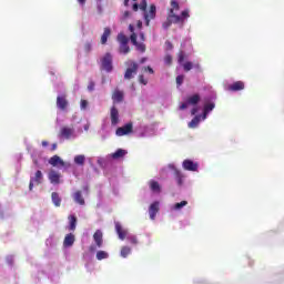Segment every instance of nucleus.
<instances>
[{"mask_svg":"<svg viewBox=\"0 0 284 284\" xmlns=\"http://www.w3.org/2000/svg\"><path fill=\"white\" fill-rule=\"evenodd\" d=\"M128 154V151L123 149H118L114 153H112V159H123Z\"/></svg>","mask_w":284,"mask_h":284,"instance_id":"a878e982","label":"nucleus"},{"mask_svg":"<svg viewBox=\"0 0 284 284\" xmlns=\"http://www.w3.org/2000/svg\"><path fill=\"white\" fill-rule=\"evenodd\" d=\"M170 26H172V20L168 16L166 21L163 22V24H162V28H164V30H168V28H170Z\"/></svg>","mask_w":284,"mask_h":284,"instance_id":"e433bc0d","label":"nucleus"},{"mask_svg":"<svg viewBox=\"0 0 284 284\" xmlns=\"http://www.w3.org/2000/svg\"><path fill=\"white\" fill-rule=\"evenodd\" d=\"M115 232L120 241H125V237L128 236V231L123 230V226L119 222H115Z\"/></svg>","mask_w":284,"mask_h":284,"instance_id":"f8f14e48","label":"nucleus"},{"mask_svg":"<svg viewBox=\"0 0 284 284\" xmlns=\"http://www.w3.org/2000/svg\"><path fill=\"white\" fill-rule=\"evenodd\" d=\"M112 53L106 52L102 58H101V68L102 70H105V72H112Z\"/></svg>","mask_w":284,"mask_h":284,"instance_id":"f03ea898","label":"nucleus"},{"mask_svg":"<svg viewBox=\"0 0 284 284\" xmlns=\"http://www.w3.org/2000/svg\"><path fill=\"white\" fill-rule=\"evenodd\" d=\"M49 181H50V183L59 185L61 183V174L57 173V171H50L49 172Z\"/></svg>","mask_w":284,"mask_h":284,"instance_id":"2eb2a0df","label":"nucleus"},{"mask_svg":"<svg viewBox=\"0 0 284 284\" xmlns=\"http://www.w3.org/2000/svg\"><path fill=\"white\" fill-rule=\"evenodd\" d=\"M226 90H227L229 92H240V90H245V82H243V81H236V82H234V83H232V84H229V85L226 87Z\"/></svg>","mask_w":284,"mask_h":284,"instance_id":"1a4fd4ad","label":"nucleus"},{"mask_svg":"<svg viewBox=\"0 0 284 284\" xmlns=\"http://www.w3.org/2000/svg\"><path fill=\"white\" fill-rule=\"evenodd\" d=\"M93 240L97 247H103V232H101V230L94 232Z\"/></svg>","mask_w":284,"mask_h":284,"instance_id":"ddd939ff","label":"nucleus"},{"mask_svg":"<svg viewBox=\"0 0 284 284\" xmlns=\"http://www.w3.org/2000/svg\"><path fill=\"white\" fill-rule=\"evenodd\" d=\"M74 164L75 165H85V155H75L74 156Z\"/></svg>","mask_w":284,"mask_h":284,"instance_id":"cd10ccee","label":"nucleus"},{"mask_svg":"<svg viewBox=\"0 0 284 284\" xmlns=\"http://www.w3.org/2000/svg\"><path fill=\"white\" fill-rule=\"evenodd\" d=\"M68 105H70V102H68V95L61 94L57 97V108L59 110L65 111L68 110Z\"/></svg>","mask_w":284,"mask_h":284,"instance_id":"423d86ee","label":"nucleus"},{"mask_svg":"<svg viewBox=\"0 0 284 284\" xmlns=\"http://www.w3.org/2000/svg\"><path fill=\"white\" fill-rule=\"evenodd\" d=\"M160 203L159 201L153 202L150 207H149V214H150V219L151 221H154V219H156V214H159V210H160Z\"/></svg>","mask_w":284,"mask_h":284,"instance_id":"9b49d317","label":"nucleus"},{"mask_svg":"<svg viewBox=\"0 0 284 284\" xmlns=\"http://www.w3.org/2000/svg\"><path fill=\"white\" fill-rule=\"evenodd\" d=\"M110 34H112V31L110 30V28H104V32L101 36L102 45H105V43H108V38L110 37Z\"/></svg>","mask_w":284,"mask_h":284,"instance_id":"393cba45","label":"nucleus"},{"mask_svg":"<svg viewBox=\"0 0 284 284\" xmlns=\"http://www.w3.org/2000/svg\"><path fill=\"white\" fill-rule=\"evenodd\" d=\"M131 252H132V248H130L129 246H123L121 248L120 254H121L122 258H128V256H130Z\"/></svg>","mask_w":284,"mask_h":284,"instance_id":"c85d7f7f","label":"nucleus"},{"mask_svg":"<svg viewBox=\"0 0 284 284\" xmlns=\"http://www.w3.org/2000/svg\"><path fill=\"white\" fill-rule=\"evenodd\" d=\"M133 124L131 122L124 124L116 129L115 134L116 136H125L126 134H132Z\"/></svg>","mask_w":284,"mask_h":284,"instance_id":"39448f33","label":"nucleus"},{"mask_svg":"<svg viewBox=\"0 0 284 284\" xmlns=\"http://www.w3.org/2000/svg\"><path fill=\"white\" fill-rule=\"evenodd\" d=\"M165 45H166V50H173L174 49V44H172V42H170V41H166Z\"/></svg>","mask_w":284,"mask_h":284,"instance_id":"09e8293b","label":"nucleus"},{"mask_svg":"<svg viewBox=\"0 0 284 284\" xmlns=\"http://www.w3.org/2000/svg\"><path fill=\"white\" fill-rule=\"evenodd\" d=\"M192 68H194V64L190 61H187L183 64L184 72H190V70H192Z\"/></svg>","mask_w":284,"mask_h":284,"instance_id":"72a5a7b5","label":"nucleus"},{"mask_svg":"<svg viewBox=\"0 0 284 284\" xmlns=\"http://www.w3.org/2000/svg\"><path fill=\"white\" fill-rule=\"evenodd\" d=\"M187 105H190V104L187 103V101L184 102V103H182V104L180 105V110H186V109H187Z\"/></svg>","mask_w":284,"mask_h":284,"instance_id":"3c124183","label":"nucleus"},{"mask_svg":"<svg viewBox=\"0 0 284 284\" xmlns=\"http://www.w3.org/2000/svg\"><path fill=\"white\" fill-rule=\"evenodd\" d=\"M94 82L93 81H91V82H89V85H88V91L89 92H92V91H94Z\"/></svg>","mask_w":284,"mask_h":284,"instance_id":"de8ad7c7","label":"nucleus"},{"mask_svg":"<svg viewBox=\"0 0 284 284\" xmlns=\"http://www.w3.org/2000/svg\"><path fill=\"white\" fill-rule=\"evenodd\" d=\"M51 199H52V202L55 205V207H61V197L59 196V193L53 192L51 194Z\"/></svg>","mask_w":284,"mask_h":284,"instance_id":"bb28decb","label":"nucleus"},{"mask_svg":"<svg viewBox=\"0 0 284 284\" xmlns=\"http://www.w3.org/2000/svg\"><path fill=\"white\" fill-rule=\"evenodd\" d=\"M89 252H97V246L91 245V246L89 247Z\"/></svg>","mask_w":284,"mask_h":284,"instance_id":"4d7b16f0","label":"nucleus"},{"mask_svg":"<svg viewBox=\"0 0 284 284\" xmlns=\"http://www.w3.org/2000/svg\"><path fill=\"white\" fill-rule=\"evenodd\" d=\"M131 43H133L139 52H145V44L136 41V33L130 36Z\"/></svg>","mask_w":284,"mask_h":284,"instance_id":"dca6fc26","label":"nucleus"},{"mask_svg":"<svg viewBox=\"0 0 284 284\" xmlns=\"http://www.w3.org/2000/svg\"><path fill=\"white\" fill-rule=\"evenodd\" d=\"M186 101L189 105H197L199 101H201V95H199V93H195L189 97Z\"/></svg>","mask_w":284,"mask_h":284,"instance_id":"5701e85b","label":"nucleus"},{"mask_svg":"<svg viewBox=\"0 0 284 284\" xmlns=\"http://www.w3.org/2000/svg\"><path fill=\"white\" fill-rule=\"evenodd\" d=\"M149 187L154 194H161V184H159L156 180H151L149 182Z\"/></svg>","mask_w":284,"mask_h":284,"instance_id":"a211bd4d","label":"nucleus"},{"mask_svg":"<svg viewBox=\"0 0 284 284\" xmlns=\"http://www.w3.org/2000/svg\"><path fill=\"white\" fill-rule=\"evenodd\" d=\"M183 61H185V52H183V51H180L179 53H178V63H183Z\"/></svg>","mask_w":284,"mask_h":284,"instance_id":"c9c22d12","label":"nucleus"},{"mask_svg":"<svg viewBox=\"0 0 284 284\" xmlns=\"http://www.w3.org/2000/svg\"><path fill=\"white\" fill-rule=\"evenodd\" d=\"M49 164L53 168H57V165H61V168L65 166V162H63V160H61L59 155H53L52 158H50Z\"/></svg>","mask_w":284,"mask_h":284,"instance_id":"f3484780","label":"nucleus"},{"mask_svg":"<svg viewBox=\"0 0 284 284\" xmlns=\"http://www.w3.org/2000/svg\"><path fill=\"white\" fill-rule=\"evenodd\" d=\"M41 183H43V173L40 170H38L34 176L30 178V182H29L30 192H32V190L34 189V184L41 185Z\"/></svg>","mask_w":284,"mask_h":284,"instance_id":"7ed1b4c3","label":"nucleus"},{"mask_svg":"<svg viewBox=\"0 0 284 284\" xmlns=\"http://www.w3.org/2000/svg\"><path fill=\"white\" fill-rule=\"evenodd\" d=\"M156 17V6L151 4L149 12L144 13L145 24L150 26V20Z\"/></svg>","mask_w":284,"mask_h":284,"instance_id":"9d476101","label":"nucleus"},{"mask_svg":"<svg viewBox=\"0 0 284 284\" xmlns=\"http://www.w3.org/2000/svg\"><path fill=\"white\" fill-rule=\"evenodd\" d=\"M80 108L81 110H88V100H81Z\"/></svg>","mask_w":284,"mask_h":284,"instance_id":"79ce46f5","label":"nucleus"},{"mask_svg":"<svg viewBox=\"0 0 284 284\" xmlns=\"http://www.w3.org/2000/svg\"><path fill=\"white\" fill-rule=\"evenodd\" d=\"M169 19L171 20V23H181L183 26V18L181 16H176L172 10H170Z\"/></svg>","mask_w":284,"mask_h":284,"instance_id":"412c9836","label":"nucleus"},{"mask_svg":"<svg viewBox=\"0 0 284 284\" xmlns=\"http://www.w3.org/2000/svg\"><path fill=\"white\" fill-rule=\"evenodd\" d=\"M164 63H165L166 65H172V57H171L170 54H166V55L164 57Z\"/></svg>","mask_w":284,"mask_h":284,"instance_id":"ea45409f","label":"nucleus"},{"mask_svg":"<svg viewBox=\"0 0 284 284\" xmlns=\"http://www.w3.org/2000/svg\"><path fill=\"white\" fill-rule=\"evenodd\" d=\"M74 134V129L70 126H62L58 133L59 139H72V135Z\"/></svg>","mask_w":284,"mask_h":284,"instance_id":"20e7f679","label":"nucleus"},{"mask_svg":"<svg viewBox=\"0 0 284 284\" xmlns=\"http://www.w3.org/2000/svg\"><path fill=\"white\" fill-rule=\"evenodd\" d=\"M139 81L142 83V85H148V80L143 75H139Z\"/></svg>","mask_w":284,"mask_h":284,"instance_id":"49530a36","label":"nucleus"},{"mask_svg":"<svg viewBox=\"0 0 284 284\" xmlns=\"http://www.w3.org/2000/svg\"><path fill=\"white\" fill-rule=\"evenodd\" d=\"M214 110V103H209L204 105V119Z\"/></svg>","mask_w":284,"mask_h":284,"instance_id":"2f4dec72","label":"nucleus"},{"mask_svg":"<svg viewBox=\"0 0 284 284\" xmlns=\"http://www.w3.org/2000/svg\"><path fill=\"white\" fill-rule=\"evenodd\" d=\"M129 30H130L131 34H136L134 32V26L133 24H129Z\"/></svg>","mask_w":284,"mask_h":284,"instance_id":"864d4df0","label":"nucleus"},{"mask_svg":"<svg viewBox=\"0 0 284 284\" xmlns=\"http://www.w3.org/2000/svg\"><path fill=\"white\" fill-rule=\"evenodd\" d=\"M132 8H133V11H134V12L139 11V8H140V7H139V3H134Z\"/></svg>","mask_w":284,"mask_h":284,"instance_id":"5fc2aeb1","label":"nucleus"},{"mask_svg":"<svg viewBox=\"0 0 284 284\" xmlns=\"http://www.w3.org/2000/svg\"><path fill=\"white\" fill-rule=\"evenodd\" d=\"M140 39H141V41H145V33L141 32L140 33Z\"/></svg>","mask_w":284,"mask_h":284,"instance_id":"bf43d9fd","label":"nucleus"},{"mask_svg":"<svg viewBox=\"0 0 284 284\" xmlns=\"http://www.w3.org/2000/svg\"><path fill=\"white\" fill-rule=\"evenodd\" d=\"M129 63H131V67H129L124 73V79L126 80L132 79L133 74H136V71L139 70V64H136V62L130 60Z\"/></svg>","mask_w":284,"mask_h":284,"instance_id":"0eeeda50","label":"nucleus"},{"mask_svg":"<svg viewBox=\"0 0 284 284\" xmlns=\"http://www.w3.org/2000/svg\"><path fill=\"white\" fill-rule=\"evenodd\" d=\"M185 205H187V201H182V202L175 203L173 209L174 210H182V207H185Z\"/></svg>","mask_w":284,"mask_h":284,"instance_id":"f704fd0d","label":"nucleus"},{"mask_svg":"<svg viewBox=\"0 0 284 284\" xmlns=\"http://www.w3.org/2000/svg\"><path fill=\"white\" fill-rule=\"evenodd\" d=\"M182 166L187 172H196V170H199V163H196L192 160H184L182 163Z\"/></svg>","mask_w":284,"mask_h":284,"instance_id":"6e6552de","label":"nucleus"},{"mask_svg":"<svg viewBox=\"0 0 284 284\" xmlns=\"http://www.w3.org/2000/svg\"><path fill=\"white\" fill-rule=\"evenodd\" d=\"M132 1L136 2V0H132Z\"/></svg>","mask_w":284,"mask_h":284,"instance_id":"774afa93","label":"nucleus"},{"mask_svg":"<svg viewBox=\"0 0 284 284\" xmlns=\"http://www.w3.org/2000/svg\"><path fill=\"white\" fill-rule=\"evenodd\" d=\"M73 200L75 203H78V205H85V199H83V194L81 193V191H77L73 194Z\"/></svg>","mask_w":284,"mask_h":284,"instance_id":"4be33fe9","label":"nucleus"},{"mask_svg":"<svg viewBox=\"0 0 284 284\" xmlns=\"http://www.w3.org/2000/svg\"><path fill=\"white\" fill-rule=\"evenodd\" d=\"M54 150H57V143H53V144L51 145V151L54 152Z\"/></svg>","mask_w":284,"mask_h":284,"instance_id":"680f3d73","label":"nucleus"},{"mask_svg":"<svg viewBox=\"0 0 284 284\" xmlns=\"http://www.w3.org/2000/svg\"><path fill=\"white\" fill-rule=\"evenodd\" d=\"M69 230L70 232H74L77 230V217L74 215H69Z\"/></svg>","mask_w":284,"mask_h":284,"instance_id":"b1692460","label":"nucleus"},{"mask_svg":"<svg viewBox=\"0 0 284 284\" xmlns=\"http://www.w3.org/2000/svg\"><path fill=\"white\" fill-rule=\"evenodd\" d=\"M140 10H142L143 12H145V10H148V1L142 0V2L140 3Z\"/></svg>","mask_w":284,"mask_h":284,"instance_id":"58836bf2","label":"nucleus"},{"mask_svg":"<svg viewBox=\"0 0 284 284\" xmlns=\"http://www.w3.org/2000/svg\"><path fill=\"white\" fill-rule=\"evenodd\" d=\"M124 6L128 8V6H130V0H124Z\"/></svg>","mask_w":284,"mask_h":284,"instance_id":"69168bd1","label":"nucleus"},{"mask_svg":"<svg viewBox=\"0 0 284 284\" xmlns=\"http://www.w3.org/2000/svg\"><path fill=\"white\" fill-rule=\"evenodd\" d=\"M171 10H180L179 2L176 0L171 1Z\"/></svg>","mask_w":284,"mask_h":284,"instance_id":"4c0bfd02","label":"nucleus"},{"mask_svg":"<svg viewBox=\"0 0 284 284\" xmlns=\"http://www.w3.org/2000/svg\"><path fill=\"white\" fill-rule=\"evenodd\" d=\"M33 163H34L36 165H39V161H37V160H34Z\"/></svg>","mask_w":284,"mask_h":284,"instance_id":"338daca9","label":"nucleus"},{"mask_svg":"<svg viewBox=\"0 0 284 284\" xmlns=\"http://www.w3.org/2000/svg\"><path fill=\"white\" fill-rule=\"evenodd\" d=\"M199 123H201V118L195 116L192 119V121L189 123V128H196L199 125Z\"/></svg>","mask_w":284,"mask_h":284,"instance_id":"473e14b6","label":"nucleus"},{"mask_svg":"<svg viewBox=\"0 0 284 284\" xmlns=\"http://www.w3.org/2000/svg\"><path fill=\"white\" fill-rule=\"evenodd\" d=\"M116 39H118V42L120 43V47H119L120 54H130V45H128V43H130V39L126 38L123 33H119Z\"/></svg>","mask_w":284,"mask_h":284,"instance_id":"f257e3e1","label":"nucleus"},{"mask_svg":"<svg viewBox=\"0 0 284 284\" xmlns=\"http://www.w3.org/2000/svg\"><path fill=\"white\" fill-rule=\"evenodd\" d=\"M48 145H49V143H48V141H42V148H48Z\"/></svg>","mask_w":284,"mask_h":284,"instance_id":"052dcab7","label":"nucleus"},{"mask_svg":"<svg viewBox=\"0 0 284 284\" xmlns=\"http://www.w3.org/2000/svg\"><path fill=\"white\" fill-rule=\"evenodd\" d=\"M180 17L183 18V22H184L185 19L190 18V11L187 10L182 11Z\"/></svg>","mask_w":284,"mask_h":284,"instance_id":"37998d69","label":"nucleus"},{"mask_svg":"<svg viewBox=\"0 0 284 284\" xmlns=\"http://www.w3.org/2000/svg\"><path fill=\"white\" fill-rule=\"evenodd\" d=\"M111 124L116 125L119 123V109L116 106L111 108Z\"/></svg>","mask_w":284,"mask_h":284,"instance_id":"6ab92c4d","label":"nucleus"},{"mask_svg":"<svg viewBox=\"0 0 284 284\" xmlns=\"http://www.w3.org/2000/svg\"><path fill=\"white\" fill-rule=\"evenodd\" d=\"M84 51H85V52H92V43L87 42V43L84 44Z\"/></svg>","mask_w":284,"mask_h":284,"instance_id":"c03bdc74","label":"nucleus"},{"mask_svg":"<svg viewBox=\"0 0 284 284\" xmlns=\"http://www.w3.org/2000/svg\"><path fill=\"white\" fill-rule=\"evenodd\" d=\"M130 18V11H124L123 16H122V19H128Z\"/></svg>","mask_w":284,"mask_h":284,"instance_id":"603ef678","label":"nucleus"},{"mask_svg":"<svg viewBox=\"0 0 284 284\" xmlns=\"http://www.w3.org/2000/svg\"><path fill=\"white\" fill-rule=\"evenodd\" d=\"M148 61V58H142L141 60H140V63H145Z\"/></svg>","mask_w":284,"mask_h":284,"instance_id":"0e129e2a","label":"nucleus"},{"mask_svg":"<svg viewBox=\"0 0 284 284\" xmlns=\"http://www.w3.org/2000/svg\"><path fill=\"white\" fill-rule=\"evenodd\" d=\"M124 99V93L123 91L119 90V89H115L113 91V94H112V101L113 103H122Z\"/></svg>","mask_w":284,"mask_h":284,"instance_id":"4468645a","label":"nucleus"},{"mask_svg":"<svg viewBox=\"0 0 284 284\" xmlns=\"http://www.w3.org/2000/svg\"><path fill=\"white\" fill-rule=\"evenodd\" d=\"M138 28H139V30H141V28H143V22L141 20L138 21Z\"/></svg>","mask_w":284,"mask_h":284,"instance_id":"13d9d810","label":"nucleus"},{"mask_svg":"<svg viewBox=\"0 0 284 284\" xmlns=\"http://www.w3.org/2000/svg\"><path fill=\"white\" fill-rule=\"evenodd\" d=\"M184 79H185V75H178L176 77V85H183Z\"/></svg>","mask_w":284,"mask_h":284,"instance_id":"a19ab883","label":"nucleus"},{"mask_svg":"<svg viewBox=\"0 0 284 284\" xmlns=\"http://www.w3.org/2000/svg\"><path fill=\"white\" fill-rule=\"evenodd\" d=\"M175 180L178 181V185H183V173L181 171L175 170L174 171Z\"/></svg>","mask_w":284,"mask_h":284,"instance_id":"c756f323","label":"nucleus"},{"mask_svg":"<svg viewBox=\"0 0 284 284\" xmlns=\"http://www.w3.org/2000/svg\"><path fill=\"white\" fill-rule=\"evenodd\" d=\"M74 241H75L74 234L69 233L64 237L63 246L64 247H72V245H74Z\"/></svg>","mask_w":284,"mask_h":284,"instance_id":"aec40b11","label":"nucleus"},{"mask_svg":"<svg viewBox=\"0 0 284 284\" xmlns=\"http://www.w3.org/2000/svg\"><path fill=\"white\" fill-rule=\"evenodd\" d=\"M110 256V254H108V252L105 251H98L95 258L98 261H103L104 258H108Z\"/></svg>","mask_w":284,"mask_h":284,"instance_id":"7c9ffc66","label":"nucleus"},{"mask_svg":"<svg viewBox=\"0 0 284 284\" xmlns=\"http://www.w3.org/2000/svg\"><path fill=\"white\" fill-rule=\"evenodd\" d=\"M129 241H130V243H132V245H136L139 243V240H136V236H134V235L130 236Z\"/></svg>","mask_w":284,"mask_h":284,"instance_id":"a18cd8bd","label":"nucleus"},{"mask_svg":"<svg viewBox=\"0 0 284 284\" xmlns=\"http://www.w3.org/2000/svg\"><path fill=\"white\" fill-rule=\"evenodd\" d=\"M196 112H199V108H193L191 110V114L194 116V114H196Z\"/></svg>","mask_w":284,"mask_h":284,"instance_id":"6e6d98bb","label":"nucleus"},{"mask_svg":"<svg viewBox=\"0 0 284 284\" xmlns=\"http://www.w3.org/2000/svg\"><path fill=\"white\" fill-rule=\"evenodd\" d=\"M144 70H145V72H149L150 74H154V69H152V67H145Z\"/></svg>","mask_w":284,"mask_h":284,"instance_id":"8fccbe9b","label":"nucleus"},{"mask_svg":"<svg viewBox=\"0 0 284 284\" xmlns=\"http://www.w3.org/2000/svg\"><path fill=\"white\" fill-rule=\"evenodd\" d=\"M85 1H87V0H78V2L80 3V6H85Z\"/></svg>","mask_w":284,"mask_h":284,"instance_id":"e2e57ef3","label":"nucleus"}]
</instances>
